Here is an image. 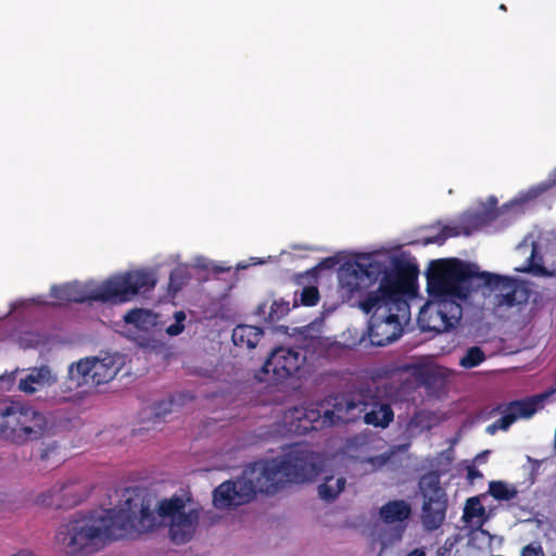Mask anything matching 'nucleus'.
I'll return each mask as SVG.
<instances>
[{"mask_svg":"<svg viewBox=\"0 0 556 556\" xmlns=\"http://www.w3.org/2000/svg\"><path fill=\"white\" fill-rule=\"evenodd\" d=\"M418 267L409 262H399L389 270L386 262L375 253L357 254L339 269L340 288L349 298L368 290L379 279V288L359 301L361 309L369 314L368 337L371 344L386 346L403 333L409 318L407 295L417 287Z\"/></svg>","mask_w":556,"mask_h":556,"instance_id":"obj_1","label":"nucleus"},{"mask_svg":"<svg viewBox=\"0 0 556 556\" xmlns=\"http://www.w3.org/2000/svg\"><path fill=\"white\" fill-rule=\"evenodd\" d=\"M473 278L480 279L482 286L493 293L497 307H518L520 311L531 300V313L535 314L543 305V294L533 292L529 282L515 277L480 273L477 265L459 258L432 261L427 271V291L435 300H466Z\"/></svg>","mask_w":556,"mask_h":556,"instance_id":"obj_2","label":"nucleus"},{"mask_svg":"<svg viewBox=\"0 0 556 556\" xmlns=\"http://www.w3.org/2000/svg\"><path fill=\"white\" fill-rule=\"evenodd\" d=\"M313 452L294 447L281 456L247 466L236 480H227L213 491V504L226 509L250 503L257 492L274 495L287 484L303 482L315 471Z\"/></svg>","mask_w":556,"mask_h":556,"instance_id":"obj_3","label":"nucleus"},{"mask_svg":"<svg viewBox=\"0 0 556 556\" xmlns=\"http://www.w3.org/2000/svg\"><path fill=\"white\" fill-rule=\"evenodd\" d=\"M129 505L127 498L118 508L102 509L72 520L59 531L56 539L70 556L94 553L113 540L134 539L136 529H147L151 523L143 515L138 528L131 525Z\"/></svg>","mask_w":556,"mask_h":556,"instance_id":"obj_4","label":"nucleus"},{"mask_svg":"<svg viewBox=\"0 0 556 556\" xmlns=\"http://www.w3.org/2000/svg\"><path fill=\"white\" fill-rule=\"evenodd\" d=\"M191 501L192 498L189 494H174L168 498L161 500L157 503L156 509L152 510L149 501L140 496L128 498L131 525L138 528L137 523L141 521V516L143 515H147L148 523H151V527H147V529H136L134 539L143 533L154 531L163 523V520L168 519L170 541L176 545L190 542L195 535L200 520V510L198 508L185 511L187 503Z\"/></svg>","mask_w":556,"mask_h":556,"instance_id":"obj_5","label":"nucleus"},{"mask_svg":"<svg viewBox=\"0 0 556 556\" xmlns=\"http://www.w3.org/2000/svg\"><path fill=\"white\" fill-rule=\"evenodd\" d=\"M156 281V277L151 270H129L109 277L89 292L78 283H65L53 286L50 295L62 303L91 301L123 304L131 301L139 293L151 291Z\"/></svg>","mask_w":556,"mask_h":556,"instance_id":"obj_6","label":"nucleus"},{"mask_svg":"<svg viewBox=\"0 0 556 556\" xmlns=\"http://www.w3.org/2000/svg\"><path fill=\"white\" fill-rule=\"evenodd\" d=\"M48 432L45 413L10 396L0 399V440L24 446L43 439Z\"/></svg>","mask_w":556,"mask_h":556,"instance_id":"obj_7","label":"nucleus"},{"mask_svg":"<svg viewBox=\"0 0 556 556\" xmlns=\"http://www.w3.org/2000/svg\"><path fill=\"white\" fill-rule=\"evenodd\" d=\"M334 408L344 415L340 416L334 410L327 409L323 416V425L332 426L338 420L352 421L363 417L365 424L383 429L394 419L391 405L377 397H370L368 401L343 397L341 402L334 404Z\"/></svg>","mask_w":556,"mask_h":556,"instance_id":"obj_8","label":"nucleus"},{"mask_svg":"<svg viewBox=\"0 0 556 556\" xmlns=\"http://www.w3.org/2000/svg\"><path fill=\"white\" fill-rule=\"evenodd\" d=\"M418 488L422 496L421 522L426 530L439 529L445 518L447 510V494L441 486L438 471L424 473L418 481Z\"/></svg>","mask_w":556,"mask_h":556,"instance_id":"obj_9","label":"nucleus"},{"mask_svg":"<svg viewBox=\"0 0 556 556\" xmlns=\"http://www.w3.org/2000/svg\"><path fill=\"white\" fill-rule=\"evenodd\" d=\"M119 371V366L112 355L103 358L86 357L68 367V381L75 388L85 384L100 386L110 382Z\"/></svg>","mask_w":556,"mask_h":556,"instance_id":"obj_10","label":"nucleus"},{"mask_svg":"<svg viewBox=\"0 0 556 556\" xmlns=\"http://www.w3.org/2000/svg\"><path fill=\"white\" fill-rule=\"evenodd\" d=\"M304 359L305 356L299 350L276 348L261 369L255 372L254 378L258 382L268 384L282 383L300 370Z\"/></svg>","mask_w":556,"mask_h":556,"instance_id":"obj_11","label":"nucleus"},{"mask_svg":"<svg viewBox=\"0 0 556 556\" xmlns=\"http://www.w3.org/2000/svg\"><path fill=\"white\" fill-rule=\"evenodd\" d=\"M462 316L463 308L457 301L431 299L420 308L417 321L424 331L442 333L454 329Z\"/></svg>","mask_w":556,"mask_h":556,"instance_id":"obj_12","label":"nucleus"},{"mask_svg":"<svg viewBox=\"0 0 556 556\" xmlns=\"http://www.w3.org/2000/svg\"><path fill=\"white\" fill-rule=\"evenodd\" d=\"M548 393L536 394L521 400H515L508 403L498 404L495 408L496 412L502 414V417L486 427L489 434H495L497 430H508L509 427L519 418L532 417L542 406L543 402L547 399Z\"/></svg>","mask_w":556,"mask_h":556,"instance_id":"obj_13","label":"nucleus"},{"mask_svg":"<svg viewBox=\"0 0 556 556\" xmlns=\"http://www.w3.org/2000/svg\"><path fill=\"white\" fill-rule=\"evenodd\" d=\"M412 516V505L405 500H392L379 509V517L386 525H394L392 540L401 541Z\"/></svg>","mask_w":556,"mask_h":556,"instance_id":"obj_14","label":"nucleus"},{"mask_svg":"<svg viewBox=\"0 0 556 556\" xmlns=\"http://www.w3.org/2000/svg\"><path fill=\"white\" fill-rule=\"evenodd\" d=\"M56 382V376L49 366L43 365L33 368L30 372L18 382V390L26 394H34L45 386H52Z\"/></svg>","mask_w":556,"mask_h":556,"instance_id":"obj_15","label":"nucleus"},{"mask_svg":"<svg viewBox=\"0 0 556 556\" xmlns=\"http://www.w3.org/2000/svg\"><path fill=\"white\" fill-rule=\"evenodd\" d=\"M74 483H62L58 489L50 490L48 494H42L41 503L55 508H68L79 504L80 498L72 492Z\"/></svg>","mask_w":556,"mask_h":556,"instance_id":"obj_16","label":"nucleus"},{"mask_svg":"<svg viewBox=\"0 0 556 556\" xmlns=\"http://www.w3.org/2000/svg\"><path fill=\"white\" fill-rule=\"evenodd\" d=\"M123 319L127 325L147 333L157 325V315L146 308H132L124 315Z\"/></svg>","mask_w":556,"mask_h":556,"instance_id":"obj_17","label":"nucleus"},{"mask_svg":"<svg viewBox=\"0 0 556 556\" xmlns=\"http://www.w3.org/2000/svg\"><path fill=\"white\" fill-rule=\"evenodd\" d=\"M264 331L262 328L251 325H238L232 331V342L237 346L253 349L257 345Z\"/></svg>","mask_w":556,"mask_h":556,"instance_id":"obj_18","label":"nucleus"},{"mask_svg":"<svg viewBox=\"0 0 556 556\" xmlns=\"http://www.w3.org/2000/svg\"><path fill=\"white\" fill-rule=\"evenodd\" d=\"M463 520L468 525L482 527L488 520L485 507L482 505L480 496L469 497L464 507Z\"/></svg>","mask_w":556,"mask_h":556,"instance_id":"obj_19","label":"nucleus"},{"mask_svg":"<svg viewBox=\"0 0 556 556\" xmlns=\"http://www.w3.org/2000/svg\"><path fill=\"white\" fill-rule=\"evenodd\" d=\"M345 483L344 477L336 479L333 477H326L325 481L318 486V495L326 502H332L344 490Z\"/></svg>","mask_w":556,"mask_h":556,"instance_id":"obj_20","label":"nucleus"},{"mask_svg":"<svg viewBox=\"0 0 556 556\" xmlns=\"http://www.w3.org/2000/svg\"><path fill=\"white\" fill-rule=\"evenodd\" d=\"M489 494L497 501H510L516 497L517 490L509 486L504 481H491L489 483Z\"/></svg>","mask_w":556,"mask_h":556,"instance_id":"obj_21","label":"nucleus"},{"mask_svg":"<svg viewBox=\"0 0 556 556\" xmlns=\"http://www.w3.org/2000/svg\"><path fill=\"white\" fill-rule=\"evenodd\" d=\"M485 361V353L480 346H471L467 349L464 356L459 359V366L470 369L479 366Z\"/></svg>","mask_w":556,"mask_h":556,"instance_id":"obj_22","label":"nucleus"},{"mask_svg":"<svg viewBox=\"0 0 556 556\" xmlns=\"http://www.w3.org/2000/svg\"><path fill=\"white\" fill-rule=\"evenodd\" d=\"M459 235V231L456 227L444 226L437 235L427 236L422 238V242L425 245L428 244H443L448 238L456 237Z\"/></svg>","mask_w":556,"mask_h":556,"instance_id":"obj_23","label":"nucleus"},{"mask_svg":"<svg viewBox=\"0 0 556 556\" xmlns=\"http://www.w3.org/2000/svg\"><path fill=\"white\" fill-rule=\"evenodd\" d=\"M320 299L319 291L316 287L309 286L303 288L301 292V303L305 306H314Z\"/></svg>","mask_w":556,"mask_h":556,"instance_id":"obj_24","label":"nucleus"},{"mask_svg":"<svg viewBox=\"0 0 556 556\" xmlns=\"http://www.w3.org/2000/svg\"><path fill=\"white\" fill-rule=\"evenodd\" d=\"M290 311L289 302L285 301H274L270 306L269 318L271 320H278L287 315Z\"/></svg>","mask_w":556,"mask_h":556,"instance_id":"obj_25","label":"nucleus"},{"mask_svg":"<svg viewBox=\"0 0 556 556\" xmlns=\"http://www.w3.org/2000/svg\"><path fill=\"white\" fill-rule=\"evenodd\" d=\"M497 217V211L493 208H488L482 212L476 213L472 216L473 222L477 225H485L492 220H494Z\"/></svg>","mask_w":556,"mask_h":556,"instance_id":"obj_26","label":"nucleus"},{"mask_svg":"<svg viewBox=\"0 0 556 556\" xmlns=\"http://www.w3.org/2000/svg\"><path fill=\"white\" fill-rule=\"evenodd\" d=\"M185 285L184 271L179 268L174 269L169 275V289L179 291Z\"/></svg>","mask_w":556,"mask_h":556,"instance_id":"obj_27","label":"nucleus"},{"mask_svg":"<svg viewBox=\"0 0 556 556\" xmlns=\"http://www.w3.org/2000/svg\"><path fill=\"white\" fill-rule=\"evenodd\" d=\"M390 460V456L386 454H380L376 456H371L365 459V463L371 466V471H376L384 467Z\"/></svg>","mask_w":556,"mask_h":556,"instance_id":"obj_28","label":"nucleus"},{"mask_svg":"<svg viewBox=\"0 0 556 556\" xmlns=\"http://www.w3.org/2000/svg\"><path fill=\"white\" fill-rule=\"evenodd\" d=\"M339 264V260L336 256H330L324 258L319 264L318 267L320 269H331L336 267Z\"/></svg>","mask_w":556,"mask_h":556,"instance_id":"obj_29","label":"nucleus"},{"mask_svg":"<svg viewBox=\"0 0 556 556\" xmlns=\"http://www.w3.org/2000/svg\"><path fill=\"white\" fill-rule=\"evenodd\" d=\"M185 329L184 324H180V320L175 321L170 326L167 327L166 332L169 336H178Z\"/></svg>","mask_w":556,"mask_h":556,"instance_id":"obj_30","label":"nucleus"},{"mask_svg":"<svg viewBox=\"0 0 556 556\" xmlns=\"http://www.w3.org/2000/svg\"><path fill=\"white\" fill-rule=\"evenodd\" d=\"M483 475L481 471H479L476 467L470 466L467 470V478L470 482H473L476 479L482 478Z\"/></svg>","mask_w":556,"mask_h":556,"instance_id":"obj_31","label":"nucleus"},{"mask_svg":"<svg viewBox=\"0 0 556 556\" xmlns=\"http://www.w3.org/2000/svg\"><path fill=\"white\" fill-rule=\"evenodd\" d=\"M553 186H556V167L549 173L545 189Z\"/></svg>","mask_w":556,"mask_h":556,"instance_id":"obj_32","label":"nucleus"},{"mask_svg":"<svg viewBox=\"0 0 556 556\" xmlns=\"http://www.w3.org/2000/svg\"><path fill=\"white\" fill-rule=\"evenodd\" d=\"M406 556H426L424 548H414Z\"/></svg>","mask_w":556,"mask_h":556,"instance_id":"obj_33","label":"nucleus"},{"mask_svg":"<svg viewBox=\"0 0 556 556\" xmlns=\"http://www.w3.org/2000/svg\"><path fill=\"white\" fill-rule=\"evenodd\" d=\"M11 556H36L31 551L28 549H21L17 553L11 555Z\"/></svg>","mask_w":556,"mask_h":556,"instance_id":"obj_34","label":"nucleus"},{"mask_svg":"<svg viewBox=\"0 0 556 556\" xmlns=\"http://www.w3.org/2000/svg\"><path fill=\"white\" fill-rule=\"evenodd\" d=\"M175 319H176V321H177V320H180V324H182V323H184V320L186 319V315H185V313H184V312H181V311H180V312H176V313H175Z\"/></svg>","mask_w":556,"mask_h":556,"instance_id":"obj_35","label":"nucleus"},{"mask_svg":"<svg viewBox=\"0 0 556 556\" xmlns=\"http://www.w3.org/2000/svg\"><path fill=\"white\" fill-rule=\"evenodd\" d=\"M534 270H535L536 273H542V274H545V273H546V270H545V268H544L543 266H536V267L534 268Z\"/></svg>","mask_w":556,"mask_h":556,"instance_id":"obj_36","label":"nucleus"},{"mask_svg":"<svg viewBox=\"0 0 556 556\" xmlns=\"http://www.w3.org/2000/svg\"><path fill=\"white\" fill-rule=\"evenodd\" d=\"M490 201L492 202V204L495 206L496 203H497V200L494 198V197H491L490 198Z\"/></svg>","mask_w":556,"mask_h":556,"instance_id":"obj_37","label":"nucleus"},{"mask_svg":"<svg viewBox=\"0 0 556 556\" xmlns=\"http://www.w3.org/2000/svg\"><path fill=\"white\" fill-rule=\"evenodd\" d=\"M500 9H501V10H503V11H506V10H507L505 4H501V5H500Z\"/></svg>","mask_w":556,"mask_h":556,"instance_id":"obj_38","label":"nucleus"}]
</instances>
